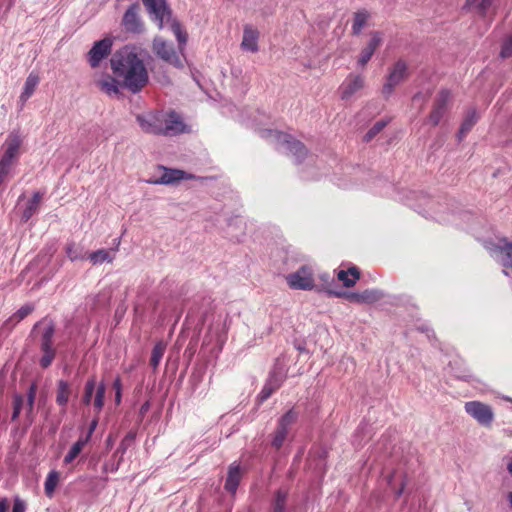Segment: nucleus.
I'll list each match as a JSON object with an SVG mask.
<instances>
[{
	"label": "nucleus",
	"instance_id": "1",
	"mask_svg": "<svg viewBox=\"0 0 512 512\" xmlns=\"http://www.w3.org/2000/svg\"><path fill=\"white\" fill-rule=\"evenodd\" d=\"M110 66L115 77L120 79L121 87L133 94L140 92L149 82L144 62L132 47L124 46L115 51Z\"/></svg>",
	"mask_w": 512,
	"mask_h": 512
},
{
	"label": "nucleus",
	"instance_id": "2",
	"mask_svg": "<svg viewBox=\"0 0 512 512\" xmlns=\"http://www.w3.org/2000/svg\"><path fill=\"white\" fill-rule=\"evenodd\" d=\"M149 18L161 30L169 27L178 41V49L182 53L188 40V34L173 12L166 0H142Z\"/></svg>",
	"mask_w": 512,
	"mask_h": 512
},
{
	"label": "nucleus",
	"instance_id": "3",
	"mask_svg": "<svg viewBox=\"0 0 512 512\" xmlns=\"http://www.w3.org/2000/svg\"><path fill=\"white\" fill-rule=\"evenodd\" d=\"M260 133L261 137L273 138L279 144L283 145L296 158V164H301L306 159L308 149L301 141L295 139L292 135L273 129H265Z\"/></svg>",
	"mask_w": 512,
	"mask_h": 512
},
{
	"label": "nucleus",
	"instance_id": "4",
	"mask_svg": "<svg viewBox=\"0 0 512 512\" xmlns=\"http://www.w3.org/2000/svg\"><path fill=\"white\" fill-rule=\"evenodd\" d=\"M123 30L132 35H140L146 31L145 22L141 17V4L139 1L128 6L121 19Z\"/></svg>",
	"mask_w": 512,
	"mask_h": 512
},
{
	"label": "nucleus",
	"instance_id": "5",
	"mask_svg": "<svg viewBox=\"0 0 512 512\" xmlns=\"http://www.w3.org/2000/svg\"><path fill=\"white\" fill-rule=\"evenodd\" d=\"M325 291L329 296L344 298L351 303L373 304L383 298V293L378 289H366L362 292L336 291L329 288L319 289Z\"/></svg>",
	"mask_w": 512,
	"mask_h": 512
},
{
	"label": "nucleus",
	"instance_id": "6",
	"mask_svg": "<svg viewBox=\"0 0 512 512\" xmlns=\"http://www.w3.org/2000/svg\"><path fill=\"white\" fill-rule=\"evenodd\" d=\"M106 385L103 381L96 383L95 378L91 377L85 384L82 403L85 405L92 404L95 414H99L105 403Z\"/></svg>",
	"mask_w": 512,
	"mask_h": 512
},
{
	"label": "nucleus",
	"instance_id": "7",
	"mask_svg": "<svg viewBox=\"0 0 512 512\" xmlns=\"http://www.w3.org/2000/svg\"><path fill=\"white\" fill-rule=\"evenodd\" d=\"M152 49L156 56L166 63L174 66L175 68L184 67L183 60L177 54L173 44L167 43L163 38L155 37L153 40Z\"/></svg>",
	"mask_w": 512,
	"mask_h": 512
},
{
	"label": "nucleus",
	"instance_id": "8",
	"mask_svg": "<svg viewBox=\"0 0 512 512\" xmlns=\"http://www.w3.org/2000/svg\"><path fill=\"white\" fill-rule=\"evenodd\" d=\"M55 334V325L53 322H50L46 328L44 329L41 335V344L40 349L43 353L42 357L39 360V364L43 369L48 368L55 356L56 349L53 347V337Z\"/></svg>",
	"mask_w": 512,
	"mask_h": 512
},
{
	"label": "nucleus",
	"instance_id": "9",
	"mask_svg": "<svg viewBox=\"0 0 512 512\" xmlns=\"http://www.w3.org/2000/svg\"><path fill=\"white\" fill-rule=\"evenodd\" d=\"M159 168L163 170V174L159 178L148 180V183L155 185H176L181 180L204 179L203 177H197L194 174L187 173L180 169L166 168L164 166H159Z\"/></svg>",
	"mask_w": 512,
	"mask_h": 512
},
{
	"label": "nucleus",
	"instance_id": "10",
	"mask_svg": "<svg viewBox=\"0 0 512 512\" xmlns=\"http://www.w3.org/2000/svg\"><path fill=\"white\" fill-rule=\"evenodd\" d=\"M408 77V66L405 61L398 60L393 65L387 76V81L383 86L382 93L385 97H389L394 88Z\"/></svg>",
	"mask_w": 512,
	"mask_h": 512
},
{
	"label": "nucleus",
	"instance_id": "11",
	"mask_svg": "<svg viewBox=\"0 0 512 512\" xmlns=\"http://www.w3.org/2000/svg\"><path fill=\"white\" fill-rule=\"evenodd\" d=\"M287 283L293 289L311 290L314 287V280L311 268L306 265L301 266L296 272L289 274Z\"/></svg>",
	"mask_w": 512,
	"mask_h": 512
},
{
	"label": "nucleus",
	"instance_id": "12",
	"mask_svg": "<svg viewBox=\"0 0 512 512\" xmlns=\"http://www.w3.org/2000/svg\"><path fill=\"white\" fill-rule=\"evenodd\" d=\"M450 96L451 93L447 89H441L438 92L434 100L432 111L430 112L427 119L432 126H437L440 123L441 119L447 111Z\"/></svg>",
	"mask_w": 512,
	"mask_h": 512
},
{
	"label": "nucleus",
	"instance_id": "13",
	"mask_svg": "<svg viewBox=\"0 0 512 512\" xmlns=\"http://www.w3.org/2000/svg\"><path fill=\"white\" fill-rule=\"evenodd\" d=\"M112 49V40L104 38L96 41L87 54L88 62L92 68H97L101 61L106 58Z\"/></svg>",
	"mask_w": 512,
	"mask_h": 512
},
{
	"label": "nucleus",
	"instance_id": "14",
	"mask_svg": "<svg viewBox=\"0 0 512 512\" xmlns=\"http://www.w3.org/2000/svg\"><path fill=\"white\" fill-rule=\"evenodd\" d=\"M497 0H466L463 10L473 13L480 18H486L490 14H495Z\"/></svg>",
	"mask_w": 512,
	"mask_h": 512
},
{
	"label": "nucleus",
	"instance_id": "15",
	"mask_svg": "<svg viewBox=\"0 0 512 512\" xmlns=\"http://www.w3.org/2000/svg\"><path fill=\"white\" fill-rule=\"evenodd\" d=\"M370 40L367 45L361 50L358 58V65L365 67L372 58L374 52L381 46L383 42V34L379 31H373L370 33Z\"/></svg>",
	"mask_w": 512,
	"mask_h": 512
},
{
	"label": "nucleus",
	"instance_id": "16",
	"mask_svg": "<svg viewBox=\"0 0 512 512\" xmlns=\"http://www.w3.org/2000/svg\"><path fill=\"white\" fill-rule=\"evenodd\" d=\"M97 424H98L97 418H93V420L91 421V423L89 425L86 435L80 436V438L73 444V446L71 447V449L65 456L64 462L66 464L71 463L81 453L84 446L89 441L93 431L96 429Z\"/></svg>",
	"mask_w": 512,
	"mask_h": 512
},
{
	"label": "nucleus",
	"instance_id": "17",
	"mask_svg": "<svg viewBox=\"0 0 512 512\" xmlns=\"http://www.w3.org/2000/svg\"><path fill=\"white\" fill-rule=\"evenodd\" d=\"M137 121L144 132L163 135V121L157 115H149L147 117L138 115Z\"/></svg>",
	"mask_w": 512,
	"mask_h": 512
},
{
	"label": "nucleus",
	"instance_id": "18",
	"mask_svg": "<svg viewBox=\"0 0 512 512\" xmlns=\"http://www.w3.org/2000/svg\"><path fill=\"white\" fill-rule=\"evenodd\" d=\"M185 131V124L180 116L172 111L168 118L163 121V135L175 136Z\"/></svg>",
	"mask_w": 512,
	"mask_h": 512
},
{
	"label": "nucleus",
	"instance_id": "19",
	"mask_svg": "<svg viewBox=\"0 0 512 512\" xmlns=\"http://www.w3.org/2000/svg\"><path fill=\"white\" fill-rule=\"evenodd\" d=\"M241 478H242V472H241L240 466L236 463L231 464L229 466L227 478H226L225 485H224L225 489L228 492L235 494V492L239 486Z\"/></svg>",
	"mask_w": 512,
	"mask_h": 512
},
{
	"label": "nucleus",
	"instance_id": "20",
	"mask_svg": "<svg viewBox=\"0 0 512 512\" xmlns=\"http://www.w3.org/2000/svg\"><path fill=\"white\" fill-rule=\"evenodd\" d=\"M258 31L251 28L250 26H245L243 31V39L241 46L244 50L257 52L258 51Z\"/></svg>",
	"mask_w": 512,
	"mask_h": 512
},
{
	"label": "nucleus",
	"instance_id": "21",
	"mask_svg": "<svg viewBox=\"0 0 512 512\" xmlns=\"http://www.w3.org/2000/svg\"><path fill=\"white\" fill-rule=\"evenodd\" d=\"M72 394L73 388L71 383L62 379L57 382L56 403L59 406H66Z\"/></svg>",
	"mask_w": 512,
	"mask_h": 512
},
{
	"label": "nucleus",
	"instance_id": "22",
	"mask_svg": "<svg viewBox=\"0 0 512 512\" xmlns=\"http://www.w3.org/2000/svg\"><path fill=\"white\" fill-rule=\"evenodd\" d=\"M478 121V115L475 109H470L467 114L465 115L460 129L458 131L457 137L459 141H462L463 138L471 131L473 126Z\"/></svg>",
	"mask_w": 512,
	"mask_h": 512
},
{
	"label": "nucleus",
	"instance_id": "23",
	"mask_svg": "<svg viewBox=\"0 0 512 512\" xmlns=\"http://www.w3.org/2000/svg\"><path fill=\"white\" fill-rule=\"evenodd\" d=\"M465 411L470 416H493L491 407L479 401L467 402Z\"/></svg>",
	"mask_w": 512,
	"mask_h": 512
},
{
	"label": "nucleus",
	"instance_id": "24",
	"mask_svg": "<svg viewBox=\"0 0 512 512\" xmlns=\"http://www.w3.org/2000/svg\"><path fill=\"white\" fill-rule=\"evenodd\" d=\"M364 85V79L361 76H353L342 86V99H349L355 92L360 90Z\"/></svg>",
	"mask_w": 512,
	"mask_h": 512
},
{
	"label": "nucleus",
	"instance_id": "25",
	"mask_svg": "<svg viewBox=\"0 0 512 512\" xmlns=\"http://www.w3.org/2000/svg\"><path fill=\"white\" fill-rule=\"evenodd\" d=\"M290 420L291 418H282L281 421L279 422V425L275 431V435L272 441V445L276 449L281 448L287 437Z\"/></svg>",
	"mask_w": 512,
	"mask_h": 512
},
{
	"label": "nucleus",
	"instance_id": "26",
	"mask_svg": "<svg viewBox=\"0 0 512 512\" xmlns=\"http://www.w3.org/2000/svg\"><path fill=\"white\" fill-rule=\"evenodd\" d=\"M39 76L34 73H30L26 78L23 92L20 95V102L22 105L33 95L37 85L39 84Z\"/></svg>",
	"mask_w": 512,
	"mask_h": 512
},
{
	"label": "nucleus",
	"instance_id": "27",
	"mask_svg": "<svg viewBox=\"0 0 512 512\" xmlns=\"http://www.w3.org/2000/svg\"><path fill=\"white\" fill-rule=\"evenodd\" d=\"M495 251L501 265L512 270V242H506L502 246H497Z\"/></svg>",
	"mask_w": 512,
	"mask_h": 512
},
{
	"label": "nucleus",
	"instance_id": "28",
	"mask_svg": "<svg viewBox=\"0 0 512 512\" xmlns=\"http://www.w3.org/2000/svg\"><path fill=\"white\" fill-rule=\"evenodd\" d=\"M42 199V194L40 192H35L32 198L28 201L26 208L22 213V221L27 222L39 208V204Z\"/></svg>",
	"mask_w": 512,
	"mask_h": 512
},
{
	"label": "nucleus",
	"instance_id": "29",
	"mask_svg": "<svg viewBox=\"0 0 512 512\" xmlns=\"http://www.w3.org/2000/svg\"><path fill=\"white\" fill-rule=\"evenodd\" d=\"M117 79L109 76L108 79L99 81L98 86L108 95H117L120 93L119 87H121L120 80L118 81Z\"/></svg>",
	"mask_w": 512,
	"mask_h": 512
},
{
	"label": "nucleus",
	"instance_id": "30",
	"mask_svg": "<svg viewBox=\"0 0 512 512\" xmlns=\"http://www.w3.org/2000/svg\"><path fill=\"white\" fill-rule=\"evenodd\" d=\"M368 18H369V13L366 10H359L354 13L353 24H352V34L353 35L357 36L361 33Z\"/></svg>",
	"mask_w": 512,
	"mask_h": 512
},
{
	"label": "nucleus",
	"instance_id": "31",
	"mask_svg": "<svg viewBox=\"0 0 512 512\" xmlns=\"http://www.w3.org/2000/svg\"><path fill=\"white\" fill-rule=\"evenodd\" d=\"M60 481V474L57 471H51L48 473L45 483L44 490L47 497L52 498L55 492V489Z\"/></svg>",
	"mask_w": 512,
	"mask_h": 512
},
{
	"label": "nucleus",
	"instance_id": "32",
	"mask_svg": "<svg viewBox=\"0 0 512 512\" xmlns=\"http://www.w3.org/2000/svg\"><path fill=\"white\" fill-rule=\"evenodd\" d=\"M285 378L286 374L284 368L272 369V371L269 373L266 383L269 384L272 388H274V390H277L280 388Z\"/></svg>",
	"mask_w": 512,
	"mask_h": 512
},
{
	"label": "nucleus",
	"instance_id": "33",
	"mask_svg": "<svg viewBox=\"0 0 512 512\" xmlns=\"http://www.w3.org/2000/svg\"><path fill=\"white\" fill-rule=\"evenodd\" d=\"M165 350H166V344H164L161 341L157 342L154 345L152 352H151V358H150V365L154 370L157 369V367L164 355Z\"/></svg>",
	"mask_w": 512,
	"mask_h": 512
},
{
	"label": "nucleus",
	"instance_id": "34",
	"mask_svg": "<svg viewBox=\"0 0 512 512\" xmlns=\"http://www.w3.org/2000/svg\"><path fill=\"white\" fill-rule=\"evenodd\" d=\"M287 497V491L281 489L277 490L273 501L272 512H285Z\"/></svg>",
	"mask_w": 512,
	"mask_h": 512
},
{
	"label": "nucleus",
	"instance_id": "35",
	"mask_svg": "<svg viewBox=\"0 0 512 512\" xmlns=\"http://www.w3.org/2000/svg\"><path fill=\"white\" fill-rule=\"evenodd\" d=\"M389 123V120L381 119L377 121L364 135L363 141L370 142L376 137Z\"/></svg>",
	"mask_w": 512,
	"mask_h": 512
},
{
	"label": "nucleus",
	"instance_id": "36",
	"mask_svg": "<svg viewBox=\"0 0 512 512\" xmlns=\"http://www.w3.org/2000/svg\"><path fill=\"white\" fill-rule=\"evenodd\" d=\"M66 254H67V257L71 260V261H76V260H82L84 259V251H83V248L74 243V242H71L69 244H67L66 246Z\"/></svg>",
	"mask_w": 512,
	"mask_h": 512
},
{
	"label": "nucleus",
	"instance_id": "37",
	"mask_svg": "<svg viewBox=\"0 0 512 512\" xmlns=\"http://www.w3.org/2000/svg\"><path fill=\"white\" fill-rule=\"evenodd\" d=\"M89 260L95 264H101L104 262H112L113 258L110 253L105 249H100L89 254Z\"/></svg>",
	"mask_w": 512,
	"mask_h": 512
},
{
	"label": "nucleus",
	"instance_id": "38",
	"mask_svg": "<svg viewBox=\"0 0 512 512\" xmlns=\"http://www.w3.org/2000/svg\"><path fill=\"white\" fill-rule=\"evenodd\" d=\"M35 307L33 304H25L18 309L10 318V321L20 322L34 311Z\"/></svg>",
	"mask_w": 512,
	"mask_h": 512
},
{
	"label": "nucleus",
	"instance_id": "39",
	"mask_svg": "<svg viewBox=\"0 0 512 512\" xmlns=\"http://www.w3.org/2000/svg\"><path fill=\"white\" fill-rule=\"evenodd\" d=\"M36 391H37V385L35 382H32L27 390V394H26V406H27V411H26V414L29 415L32 413L33 411V406H34V401H35V397H36Z\"/></svg>",
	"mask_w": 512,
	"mask_h": 512
},
{
	"label": "nucleus",
	"instance_id": "40",
	"mask_svg": "<svg viewBox=\"0 0 512 512\" xmlns=\"http://www.w3.org/2000/svg\"><path fill=\"white\" fill-rule=\"evenodd\" d=\"M122 389H123V386H122L121 378L119 376H117L112 382V390L114 392V402H115L116 406L120 405V403H121Z\"/></svg>",
	"mask_w": 512,
	"mask_h": 512
},
{
	"label": "nucleus",
	"instance_id": "41",
	"mask_svg": "<svg viewBox=\"0 0 512 512\" xmlns=\"http://www.w3.org/2000/svg\"><path fill=\"white\" fill-rule=\"evenodd\" d=\"M512 56V35L507 37L501 47L500 57L506 59Z\"/></svg>",
	"mask_w": 512,
	"mask_h": 512
},
{
	"label": "nucleus",
	"instance_id": "42",
	"mask_svg": "<svg viewBox=\"0 0 512 512\" xmlns=\"http://www.w3.org/2000/svg\"><path fill=\"white\" fill-rule=\"evenodd\" d=\"M337 278L341 281L346 288L353 287L355 285V279L349 277V272L347 270H340L337 273Z\"/></svg>",
	"mask_w": 512,
	"mask_h": 512
},
{
	"label": "nucleus",
	"instance_id": "43",
	"mask_svg": "<svg viewBox=\"0 0 512 512\" xmlns=\"http://www.w3.org/2000/svg\"><path fill=\"white\" fill-rule=\"evenodd\" d=\"M276 390L272 388L269 384L265 382L261 392L259 393L257 397V402L262 403L265 400H267Z\"/></svg>",
	"mask_w": 512,
	"mask_h": 512
},
{
	"label": "nucleus",
	"instance_id": "44",
	"mask_svg": "<svg viewBox=\"0 0 512 512\" xmlns=\"http://www.w3.org/2000/svg\"><path fill=\"white\" fill-rule=\"evenodd\" d=\"M24 404V397L22 395H15L13 400V417L19 416L22 410V406Z\"/></svg>",
	"mask_w": 512,
	"mask_h": 512
},
{
	"label": "nucleus",
	"instance_id": "45",
	"mask_svg": "<svg viewBox=\"0 0 512 512\" xmlns=\"http://www.w3.org/2000/svg\"><path fill=\"white\" fill-rule=\"evenodd\" d=\"M26 505L20 498H15L13 503L12 512H25Z\"/></svg>",
	"mask_w": 512,
	"mask_h": 512
},
{
	"label": "nucleus",
	"instance_id": "46",
	"mask_svg": "<svg viewBox=\"0 0 512 512\" xmlns=\"http://www.w3.org/2000/svg\"><path fill=\"white\" fill-rule=\"evenodd\" d=\"M135 438V434L132 433V432H129L125 437L124 439L122 440L121 444H120V448L125 451L127 445H129L131 442H133Z\"/></svg>",
	"mask_w": 512,
	"mask_h": 512
},
{
	"label": "nucleus",
	"instance_id": "47",
	"mask_svg": "<svg viewBox=\"0 0 512 512\" xmlns=\"http://www.w3.org/2000/svg\"><path fill=\"white\" fill-rule=\"evenodd\" d=\"M347 271L352 276V279H355V282L360 278V270L356 266L350 267Z\"/></svg>",
	"mask_w": 512,
	"mask_h": 512
},
{
	"label": "nucleus",
	"instance_id": "48",
	"mask_svg": "<svg viewBox=\"0 0 512 512\" xmlns=\"http://www.w3.org/2000/svg\"><path fill=\"white\" fill-rule=\"evenodd\" d=\"M413 102H417V101H423L425 102L427 100V96L424 95L423 93L421 92H417L414 96H413Z\"/></svg>",
	"mask_w": 512,
	"mask_h": 512
},
{
	"label": "nucleus",
	"instance_id": "49",
	"mask_svg": "<svg viewBox=\"0 0 512 512\" xmlns=\"http://www.w3.org/2000/svg\"><path fill=\"white\" fill-rule=\"evenodd\" d=\"M8 500L6 498L0 499V512H6L8 509Z\"/></svg>",
	"mask_w": 512,
	"mask_h": 512
},
{
	"label": "nucleus",
	"instance_id": "50",
	"mask_svg": "<svg viewBox=\"0 0 512 512\" xmlns=\"http://www.w3.org/2000/svg\"><path fill=\"white\" fill-rule=\"evenodd\" d=\"M480 422L481 425H484V426H489L490 423H491V420L493 418H486V417H483V418H477Z\"/></svg>",
	"mask_w": 512,
	"mask_h": 512
},
{
	"label": "nucleus",
	"instance_id": "51",
	"mask_svg": "<svg viewBox=\"0 0 512 512\" xmlns=\"http://www.w3.org/2000/svg\"><path fill=\"white\" fill-rule=\"evenodd\" d=\"M295 348L300 352V353H309L308 350L305 348L304 345L302 344H295Z\"/></svg>",
	"mask_w": 512,
	"mask_h": 512
},
{
	"label": "nucleus",
	"instance_id": "52",
	"mask_svg": "<svg viewBox=\"0 0 512 512\" xmlns=\"http://www.w3.org/2000/svg\"><path fill=\"white\" fill-rule=\"evenodd\" d=\"M321 279H322L323 281L327 282V283H329V282H331V283H332V282L334 281V278H333V277H330V275H329V274H323V275H321Z\"/></svg>",
	"mask_w": 512,
	"mask_h": 512
},
{
	"label": "nucleus",
	"instance_id": "53",
	"mask_svg": "<svg viewBox=\"0 0 512 512\" xmlns=\"http://www.w3.org/2000/svg\"><path fill=\"white\" fill-rule=\"evenodd\" d=\"M276 368H278V369L279 368H283L281 357H277L276 360H275V364H274L273 369H276Z\"/></svg>",
	"mask_w": 512,
	"mask_h": 512
},
{
	"label": "nucleus",
	"instance_id": "54",
	"mask_svg": "<svg viewBox=\"0 0 512 512\" xmlns=\"http://www.w3.org/2000/svg\"><path fill=\"white\" fill-rule=\"evenodd\" d=\"M507 499H508V502L510 504V507L512 508V491L508 493Z\"/></svg>",
	"mask_w": 512,
	"mask_h": 512
},
{
	"label": "nucleus",
	"instance_id": "55",
	"mask_svg": "<svg viewBox=\"0 0 512 512\" xmlns=\"http://www.w3.org/2000/svg\"><path fill=\"white\" fill-rule=\"evenodd\" d=\"M507 470H508V472H509V473L511 474V476H512V461H510V462L508 463V465H507Z\"/></svg>",
	"mask_w": 512,
	"mask_h": 512
},
{
	"label": "nucleus",
	"instance_id": "56",
	"mask_svg": "<svg viewBox=\"0 0 512 512\" xmlns=\"http://www.w3.org/2000/svg\"><path fill=\"white\" fill-rule=\"evenodd\" d=\"M283 416H287V417L293 416V411L290 409Z\"/></svg>",
	"mask_w": 512,
	"mask_h": 512
},
{
	"label": "nucleus",
	"instance_id": "57",
	"mask_svg": "<svg viewBox=\"0 0 512 512\" xmlns=\"http://www.w3.org/2000/svg\"><path fill=\"white\" fill-rule=\"evenodd\" d=\"M145 406H146V405H143V406L141 407V413H144V412L146 411Z\"/></svg>",
	"mask_w": 512,
	"mask_h": 512
}]
</instances>
